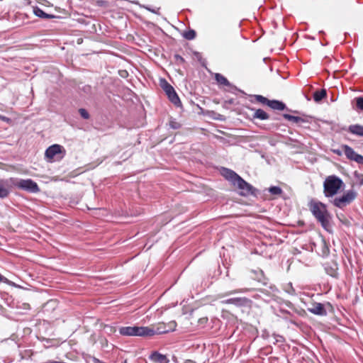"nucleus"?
<instances>
[{"instance_id":"obj_28","label":"nucleus","mask_w":363,"mask_h":363,"mask_svg":"<svg viewBox=\"0 0 363 363\" xmlns=\"http://www.w3.org/2000/svg\"><path fill=\"white\" fill-rule=\"evenodd\" d=\"M79 113L80 114V116L84 118V119H88L89 118V113L87 112V111L84 108H80L79 110Z\"/></svg>"},{"instance_id":"obj_20","label":"nucleus","mask_w":363,"mask_h":363,"mask_svg":"<svg viewBox=\"0 0 363 363\" xmlns=\"http://www.w3.org/2000/svg\"><path fill=\"white\" fill-rule=\"evenodd\" d=\"M253 118H258L260 120H267V119H269V116L264 110L257 109L255 111V112L253 113Z\"/></svg>"},{"instance_id":"obj_17","label":"nucleus","mask_w":363,"mask_h":363,"mask_svg":"<svg viewBox=\"0 0 363 363\" xmlns=\"http://www.w3.org/2000/svg\"><path fill=\"white\" fill-rule=\"evenodd\" d=\"M283 117L285 119H286L288 121H292V122H294L295 123L301 124V123H307L308 122V121L306 118H304L291 116V115L288 114V113L283 114Z\"/></svg>"},{"instance_id":"obj_36","label":"nucleus","mask_w":363,"mask_h":363,"mask_svg":"<svg viewBox=\"0 0 363 363\" xmlns=\"http://www.w3.org/2000/svg\"><path fill=\"white\" fill-rule=\"evenodd\" d=\"M108 328L110 329V331H112V330H113L112 328L108 327Z\"/></svg>"},{"instance_id":"obj_25","label":"nucleus","mask_w":363,"mask_h":363,"mask_svg":"<svg viewBox=\"0 0 363 363\" xmlns=\"http://www.w3.org/2000/svg\"><path fill=\"white\" fill-rule=\"evenodd\" d=\"M269 191L273 195H280L282 193V189L279 186H271L269 188Z\"/></svg>"},{"instance_id":"obj_19","label":"nucleus","mask_w":363,"mask_h":363,"mask_svg":"<svg viewBox=\"0 0 363 363\" xmlns=\"http://www.w3.org/2000/svg\"><path fill=\"white\" fill-rule=\"evenodd\" d=\"M150 359L160 363H167L168 362L165 355H163L157 352H153L150 356Z\"/></svg>"},{"instance_id":"obj_5","label":"nucleus","mask_w":363,"mask_h":363,"mask_svg":"<svg viewBox=\"0 0 363 363\" xmlns=\"http://www.w3.org/2000/svg\"><path fill=\"white\" fill-rule=\"evenodd\" d=\"M357 196V193L354 190L350 189L346 191L342 196L336 197L333 200V204L340 208H342L352 203L356 199Z\"/></svg>"},{"instance_id":"obj_18","label":"nucleus","mask_w":363,"mask_h":363,"mask_svg":"<svg viewBox=\"0 0 363 363\" xmlns=\"http://www.w3.org/2000/svg\"><path fill=\"white\" fill-rule=\"evenodd\" d=\"M268 106L274 110L282 111L286 108V105L282 101L270 100Z\"/></svg>"},{"instance_id":"obj_8","label":"nucleus","mask_w":363,"mask_h":363,"mask_svg":"<svg viewBox=\"0 0 363 363\" xmlns=\"http://www.w3.org/2000/svg\"><path fill=\"white\" fill-rule=\"evenodd\" d=\"M177 327V323L175 321H171L167 325L164 323L158 324L156 327L150 328V330L152 331L151 336L155 335H160L167 333L171 331L175 330Z\"/></svg>"},{"instance_id":"obj_29","label":"nucleus","mask_w":363,"mask_h":363,"mask_svg":"<svg viewBox=\"0 0 363 363\" xmlns=\"http://www.w3.org/2000/svg\"><path fill=\"white\" fill-rule=\"evenodd\" d=\"M143 7L145 8V9L151 11L153 13L159 14L160 8H153V9H152V8L147 6H143Z\"/></svg>"},{"instance_id":"obj_15","label":"nucleus","mask_w":363,"mask_h":363,"mask_svg":"<svg viewBox=\"0 0 363 363\" xmlns=\"http://www.w3.org/2000/svg\"><path fill=\"white\" fill-rule=\"evenodd\" d=\"M348 131L355 135L363 137V125L355 124L348 127Z\"/></svg>"},{"instance_id":"obj_24","label":"nucleus","mask_w":363,"mask_h":363,"mask_svg":"<svg viewBox=\"0 0 363 363\" xmlns=\"http://www.w3.org/2000/svg\"><path fill=\"white\" fill-rule=\"evenodd\" d=\"M247 291V289H238V290L231 291H228V292L223 293V294H219L217 295V298H224L225 296H230V295L235 294V293H242V292H245Z\"/></svg>"},{"instance_id":"obj_10","label":"nucleus","mask_w":363,"mask_h":363,"mask_svg":"<svg viewBox=\"0 0 363 363\" xmlns=\"http://www.w3.org/2000/svg\"><path fill=\"white\" fill-rule=\"evenodd\" d=\"M341 148L347 159L363 164V156L357 154L351 147L347 145H343Z\"/></svg>"},{"instance_id":"obj_14","label":"nucleus","mask_w":363,"mask_h":363,"mask_svg":"<svg viewBox=\"0 0 363 363\" xmlns=\"http://www.w3.org/2000/svg\"><path fill=\"white\" fill-rule=\"evenodd\" d=\"M222 174L223 176L228 180H229L230 182H231L233 183V184L234 185V184L235 183V182L237 181V179H238V177H240L238 174H236L234 171L231 170V169H227V168H223V170H222Z\"/></svg>"},{"instance_id":"obj_2","label":"nucleus","mask_w":363,"mask_h":363,"mask_svg":"<svg viewBox=\"0 0 363 363\" xmlns=\"http://www.w3.org/2000/svg\"><path fill=\"white\" fill-rule=\"evenodd\" d=\"M344 185V182L338 177L328 176L323 182V193L326 197H332L337 194Z\"/></svg>"},{"instance_id":"obj_11","label":"nucleus","mask_w":363,"mask_h":363,"mask_svg":"<svg viewBox=\"0 0 363 363\" xmlns=\"http://www.w3.org/2000/svg\"><path fill=\"white\" fill-rule=\"evenodd\" d=\"M235 186H237L238 189H240L242 192L241 194L246 195L252 193V186L250 185L249 183L245 182L242 177H239L235 183L234 184Z\"/></svg>"},{"instance_id":"obj_35","label":"nucleus","mask_w":363,"mask_h":363,"mask_svg":"<svg viewBox=\"0 0 363 363\" xmlns=\"http://www.w3.org/2000/svg\"><path fill=\"white\" fill-rule=\"evenodd\" d=\"M333 152H334V153H335L337 155H342V152H343V151H342V150H334Z\"/></svg>"},{"instance_id":"obj_34","label":"nucleus","mask_w":363,"mask_h":363,"mask_svg":"<svg viewBox=\"0 0 363 363\" xmlns=\"http://www.w3.org/2000/svg\"><path fill=\"white\" fill-rule=\"evenodd\" d=\"M8 279L0 274V282H7Z\"/></svg>"},{"instance_id":"obj_3","label":"nucleus","mask_w":363,"mask_h":363,"mask_svg":"<svg viewBox=\"0 0 363 363\" xmlns=\"http://www.w3.org/2000/svg\"><path fill=\"white\" fill-rule=\"evenodd\" d=\"M119 333L123 336L151 337L150 327L126 326L119 328Z\"/></svg>"},{"instance_id":"obj_27","label":"nucleus","mask_w":363,"mask_h":363,"mask_svg":"<svg viewBox=\"0 0 363 363\" xmlns=\"http://www.w3.org/2000/svg\"><path fill=\"white\" fill-rule=\"evenodd\" d=\"M184 37L187 40H193L196 37V32L190 30L184 34Z\"/></svg>"},{"instance_id":"obj_4","label":"nucleus","mask_w":363,"mask_h":363,"mask_svg":"<svg viewBox=\"0 0 363 363\" xmlns=\"http://www.w3.org/2000/svg\"><path fill=\"white\" fill-rule=\"evenodd\" d=\"M13 187H17L30 193H38L40 191V188L37 183L30 179H23L13 177Z\"/></svg>"},{"instance_id":"obj_9","label":"nucleus","mask_w":363,"mask_h":363,"mask_svg":"<svg viewBox=\"0 0 363 363\" xmlns=\"http://www.w3.org/2000/svg\"><path fill=\"white\" fill-rule=\"evenodd\" d=\"M13 187V177L0 179V198L4 199L8 197Z\"/></svg>"},{"instance_id":"obj_6","label":"nucleus","mask_w":363,"mask_h":363,"mask_svg":"<svg viewBox=\"0 0 363 363\" xmlns=\"http://www.w3.org/2000/svg\"><path fill=\"white\" fill-rule=\"evenodd\" d=\"M161 86L170 101L177 106H181V101L173 86L165 80L162 82Z\"/></svg>"},{"instance_id":"obj_32","label":"nucleus","mask_w":363,"mask_h":363,"mask_svg":"<svg viewBox=\"0 0 363 363\" xmlns=\"http://www.w3.org/2000/svg\"><path fill=\"white\" fill-rule=\"evenodd\" d=\"M170 125H171V127H172V128H173L174 129H177V128H178L179 127V125L178 123H174V122H172V123H170Z\"/></svg>"},{"instance_id":"obj_1","label":"nucleus","mask_w":363,"mask_h":363,"mask_svg":"<svg viewBox=\"0 0 363 363\" xmlns=\"http://www.w3.org/2000/svg\"><path fill=\"white\" fill-rule=\"evenodd\" d=\"M308 207L313 216L320 223L323 228L328 229L330 226V216L326 206L320 201L311 200L308 203Z\"/></svg>"},{"instance_id":"obj_23","label":"nucleus","mask_w":363,"mask_h":363,"mask_svg":"<svg viewBox=\"0 0 363 363\" xmlns=\"http://www.w3.org/2000/svg\"><path fill=\"white\" fill-rule=\"evenodd\" d=\"M354 101H355V109L363 111V96L356 97Z\"/></svg>"},{"instance_id":"obj_12","label":"nucleus","mask_w":363,"mask_h":363,"mask_svg":"<svg viewBox=\"0 0 363 363\" xmlns=\"http://www.w3.org/2000/svg\"><path fill=\"white\" fill-rule=\"evenodd\" d=\"M308 311L313 314L318 315H325L327 311L323 306L320 303H313L311 306L308 308Z\"/></svg>"},{"instance_id":"obj_16","label":"nucleus","mask_w":363,"mask_h":363,"mask_svg":"<svg viewBox=\"0 0 363 363\" xmlns=\"http://www.w3.org/2000/svg\"><path fill=\"white\" fill-rule=\"evenodd\" d=\"M33 13L36 16L41 18L49 19L55 18L54 15L45 13L41 9H40L38 6L33 7Z\"/></svg>"},{"instance_id":"obj_30","label":"nucleus","mask_w":363,"mask_h":363,"mask_svg":"<svg viewBox=\"0 0 363 363\" xmlns=\"http://www.w3.org/2000/svg\"><path fill=\"white\" fill-rule=\"evenodd\" d=\"M174 58H175V60H176V62L177 64H183L184 62V59L180 56L179 55H174Z\"/></svg>"},{"instance_id":"obj_31","label":"nucleus","mask_w":363,"mask_h":363,"mask_svg":"<svg viewBox=\"0 0 363 363\" xmlns=\"http://www.w3.org/2000/svg\"><path fill=\"white\" fill-rule=\"evenodd\" d=\"M355 177L359 181L360 184H363V174L357 173V172H354Z\"/></svg>"},{"instance_id":"obj_7","label":"nucleus","mask_w":363,"mask_h":363,"mask_svg":"<svg viewBox=\"0 0 363 363\" xmlns=\"http://www.w3.org/2000/svg\"><path fill=\"white\" fill-rule=\"evenodd\" d=\"M63 147L60 145H52L50 146L45 151V157L48 162H54L60 160L62 157L59 155L61 154Z\"/></svg>"},{"instance_id":"obj_21","label":"nucleus","mask_w":363,"mask_h":363,"mask_svg":"<svg viewBox=\"0 0 363 363\" xmlns=\"http://www.w3.org/2000/svg\"><path fill=\"white\" fill-rule=\"evenodd\" d=\"M326 90L323 89L313 93V99L315 102H320L323 98L326 97Z\"/></svg>"},{"instance_id":"obj_26","label":"nucleus","mask_w":363,"mask_h":363,"mask_svg":"<svg viewBox=\"0 0 363 363\" xmlns=\"http://www.w3.org/2000/svg\"><path fill=\"white\" fill-rule=\"evenodd\" d=\"M255 97L257 101L262 103L263 104H267V106L269 105L270 100L267 99L266 97H264L262 95H255Z\"/></svg>"},{"instance_id":"obj_13","label":"nucleus","mask_w":363,"mask_h":363,"mask_svg":"<svg viewBox=\"0 0 363 363\" xmlns=\"http://www.w3.org/2000/svg\"><path fill=\"white\" fill-rule=\"evenodd\" d=\"M250 300L247 298H233L225 301H223V303L225 304H233L237 306H244L250 303Z\"/></svg>"},{"instance_id":"obj_33","label":"nucleus","mask_w":363,"mask_h":363,"mask_svg":"<svg viewBox=\"0 0 363 363\" xmlns=\"http://www.w3.org/2000/svg\"><path fill=\"white\" fill-rule=\"evenodd\" d=\"M207 321H208V318H200V319H199V323L200 324H204V323H206Z\"/></svg>"},{"instance_id":"obj_22","label":"nucleus","mask_w":363,"mask_h":363,"mask_svg":"<svg viewBox=\"0 0 363 363\" xmlns=\"http://www.w3.org/2000/svg\"><path fill=\"white\" fill-rule=\"evenodd\" d=\"M215 79L219 84L226 86H229L230 85L228 80L223 75H222L220 74H218V73L216 74Z\"/></svg>"}]
</instances>
